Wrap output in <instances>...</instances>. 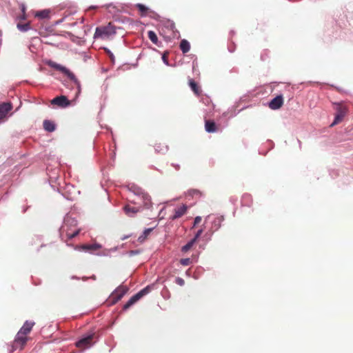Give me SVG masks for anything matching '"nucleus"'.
I'll use <instances>...</instances> for the list:
<instances>
[{
  "instance_id": "obj_34",
  "label": "nucleus",
  "mask_w": 353,
  "mask_h": 353,
  "mask_svg": "<svg viewBox=\"0 0 353 353\" xmlns=\"http://www.w3.org/2000/svg\"><path fill=\"white\" fill-rule=\"evenodd\" d=\"M162 59H163V62L166 64V65H168V57L165 54H164L162 57Z\"/></svg>"
},
{
  "instance_id": "obj_37",
  "label": "nucleus",
  "mask_w": 353,
  "mask_h": 353,
  "mask_svg": "<svg viewBox=\"0 0 353 353\" xmlns=\"http://www.w3.org/2000/svg\"><path fill=\"white\" fill-rule=\"evenodd\" d=\"M174 168H175L176 169H177V170H178V169H179V165H176V166H175V165H174Z\"/></svg>"
},
{
  "instance_id": "obj_32",
  "label": "nucleus",
  "mask_w": 353,
  "mask_h": 353,
  "mask_svg": "<svg viewBox=\"0 0 353 353\" xmlns=\"http://www.w3.org/2000/svg\"><path fill=\"white\" fill-rule=\"evenodd\" d=\"M152 231V228H148L144 230L143 235H145V237H147L150 233Z\"/></svg>"
},
{
  "instance_id": "obj_7",
  "label": "nucleus",
  "mask_w": 353,
  "mask_h": 353,
  "mask_svg": "<svg viewBox=\"0 0 353 353\" xmlns=\"http://www.w3.org/2000/svg\"><path fill=\"white\" fill-rule=\"evenodd\" d=\"M101 245L99 243L93 244H83L80 245H76L74 249L79 251L88 252L90 253H94L96 251L100 250Z\"/></svg>"
},
{
  "instance_id": "obj_18",
  "label": "nucleus",
  "mask_w": 353,
  "mask_h": 353,
  "mask_svg": "<svg viewBox=\"0 0 353 353\" xmlns=\"http://www.w3.org/2000/svg\"><path fill=\"white\" fill-rule=\"evenodd\" d=\"M141 199H142L144 208L146 209L150 208V207L152 206L150 196L147 194H142L141 196Z\"/></svg>"
},
{
  "instance_id": "obj_16",
  "label": "nucleus",
  "mask_w": 353,
  "mask_h": 353,
  "mask_svg": "<svg viewBox=\"0 0 353 353\" xmlns=\"http://www.w3.org/2000/svg\"><path fill=\"white\" fill-rule=\"evenodd\" d=\"M205 129L208 132L213 133L216 132L217 127L214 121L212 120H205Z\"/></svg>"
},
{
  "instance_id": "obj_35",
  "label": "nucleus",
  "mask_w": 353,
  "mask_h": 353,
  "mask_svg": "<svg viewBox=\"0 0 353 353\" xmlns=\"http://www.w3.org/2000/svg\"><path fill=\"white\" fill-rule=\"evenodd\" d=\"M147 237H145V235H141L139 237V240L142 242L143 241H144Z\"/></svg>"
},
{
  "instance_id": "obj_11",
  "label": "nucleus",
  "mask_w": 353,
  "mask_h": 353,
  "mask_svg": "<svg viewBox=\"0 0 353 353\" xmlns=\"http://www.w3.org/2000/svg\"><path fill=\"white\" fill-rule=\"evenodd\" d=\"M283 104V97L282 95H278L272 99L269 103V108L272 110H278Z\"/></svg>"
},
{
  "instance_id": "obj_12",
  "label": "nucleus",
  "mask_w": 353,
  "mask_h": 353,
  "mask_svg": "<svg viewBox=\"0 0 353 353\" xmlns=\"http://www.w3.org/2000/svg\"><path fill=\"white\" fill-rule=\"evenodd\" d=\"M12 108V105L10 103H3L0 104V121L4 120Z\"/></svg>"
},
{
  "instance_id": "obj_14",
  "label": "nucleus",
  "mask_w": 353,
  "mask_h": 353,
  "mask_svg": "<svg viewBox=\"0 0 353 353\" xmlns=\"http://www.w3.org/2000/svg\"><path fill=\"white\" fill-rule=\"evenodd\" d=\"M187 209H188L187 205H184V204L179 206L177 208H175L174 214L172 216V219L174 220V219H176L181 217L183 214H185Z\"/></svg>"
},
{
  "instance_id": "obj_24",
  "label": "nucleus",
  "mask_w": 353,
  "mask_h": 353,
  "mask_svg": "<svg viewBox=\"0 0 353 353\" xmlns=\"http://www.w3.org/2000/svg\"><path fill=\"white\" fill-rule=\"evenodd\" d=\"M148 38L153 43H154L156 45L158 44V37L154 31H152V30L148 31Z\"/></svg>"
},
{
  "instance_id": "obj_28",
  "label": "nucleus",
  "mask_w": 353,
  "mask_h": 353,
  "mask_svg": "<svg viewBox=\"0 0 353 353\" xmlns=\"http://www.w3.org/2000/svg\"><path fill=\"white\" fill-rule=\"evenodd\" d=\"M180 263L182 265L187 266V265H189L191 263V260L189 258L181 259L180 260Z\"/></svg>"
},
{
  "instance_id": "obj_33",
  "label": "nucleus",
  "mask_w": 353,
  "mask_h": 353,
  "mask_svg": "<svg viewBox=\"0 0 353 353\" xmlns=\"http://www.w3.org/2000/svg\"><path fill=\"white\" fill-rule=\"evenodd\" d=\"M105 51L107 52V54L109 55L111 60L113 61L114 59V57L113 54L108 49H105Z\"/></svg>"
},
{
  "instance_id": "obj_4",
  "label": "nucleus",
  "mask_w": 353,
  "mask_h": 353,
  "mask_svg": "<svg viewBox=\"0 0 353 353\" xmlns=\"http://www.w3.org/2000/svg\"><path fill=\"white\" fill-rule=\"evenodd\" d=\"M336 113L335 114L334 120L330 125L331 127L341 123L347 112V108L346 106L341 103L336 104Z\"/></svg>"
},
{
  "instance_id": "obj_5",
  "label": "nucleus",
  "mask_w": 353,
  "mask_h": 353,
  "mask_svg": "<svg viewBox=\"0 0 353 353\" xmlns=\"http://www.w3.org/2000/svg\"><path fill=\"white\" fill-rule=\"evenodd\" d=\"M128 288L125 285L119 286L110 295V301L112 304L118 302L128 292Z\"/></svg>"
},
{
  "instance_id": "obj_1",
  "label": "nucleus",
  "mask_w": 353,
  "mask_h": 353,
  "mask_svg": "<svg viewBox=\"0 0 353 353\" xmlns=\"http://www.w3.org/2000/svg\"><path fill=\"white\" fill-rule=\"evenodd\" d=\"M46 64L49 67H50L57 71H59L60 72L63 73L66 77H68L69 78V79L74 83V85L77 88L76 95L77 96L80 93V92H81L80 82L77 79V78L75 77V75L69 69H68L66 67H65L61 64H59L52 60L48 61L46 62Z\"/></svg>"
},
{
  "instance_id": "obj_20",
  "label": "nucleus",
  "mask_w": 353,
  "mask_h": 353,
  "mask_svg": "<svg viewBox=\"0 0 353 353\" xmlns=\"http://www.w3.org/2000/svg\"><path fill=\"white\" fill-rule=\"evenodd\" d=\"M180 49L183 54L187 53L190 49V43L187 40L183 39L180 43Z\"/></svg>"
},
{
  "instance_id": "obj_26",
  "label": "nucleus",
  "mask_w": 353,
  "mask_h": 353,
  "mask_svg": "<svg viewBox=\"0 0 353 353\" xmlns=\"http://www.w3.org/2000/svg\"><path fill=\"white\" fill-rule=\"evenodd\" d=\"M17 28L19 30H21L22 32H26V31H28V30H30V26L29 23H26L24 24L18 23Z\"/></svg>"
},
{
  "instance_id": "obj_3",
  "label": "nucleus",
  "mask_w": 353,
  "mask_h": 353,
  "mask_svg": "<svg viewBox=\"0 0 353 353\" xmlns=\"http://www.w3.org/2000/svg\"><path fill=\"white\" fill-rule=\"evenodd\" d=\"M152 287L150 285L146 286L138 293L132 296L128 301L124 305L123 310H127L133 304H134L137 301H139L141 298L148 294L151 291Z\"/></svg>"
},
{
  "instance_id": "obj_17",
  "label": "nucleus",
  "mask_w": 353,
  "mask_h": 353,
  "mask_svg": "<svg viewBox=\"0 0 353 353\" xmlns=\"http://www.w3.org/2000/svg\"><path fill=\"white\" fill-rule=\"evenodd\" d=\"M189 85L196 95L199 96L201 94V90L199 85L193 79H190L189 80Z\"/></svg>"
},
{
  "instance_id": "obj_21",
  "label": "nucleus",
  "mask_w": 353,
  "mask_h": 353,
  "mask_svg": "<svg viewBox=\"0 0 353 353\" xmlns=\"http://www.w3.org/2000/svg\"><path fill=\"white\" fill-rule=\"evenodd\" d=\"M155 150L157 152L165 153L168 151V147L164 143H157L154 145Z\"/></svg>"
},
{
  "instance_id": "obj_23",
  "label": "nucleus",
  "mask_w": 353,
  "mask_h": 353,
  "mask_svg": "<svg viewBox=\"0 0 353 353\" xmlns=\"http://www.w3.org/2000/svg\"><path fill=\"white\" fill-rule=\"evenodd\" d=\"M196 242V241H195V239H192L187 244H185L181 248V251L183 252H187L193 247Z\"/></svg>"
},
{
  "instance_id": "obj_9",
  "label": "nucleus",
  "mask_w": 353,
  "mask_h": 353,
  "mask_svg": "<svg viewBox=\"0 0 353 353\" xmlns=\"http://www.w3.org/2000/svg\"><path fill=\"white\" fill-rule=\"evenodd\" d=\"M94 334H90L86 337L82 338L76 343L77 347L81 349H85L93 344Z\"/></svg>"
},
{
  "instance_id": "obj_31",
  "label": "nucleus",
  "mask_w": 353,
  "mask_h": 353,
  "mask_svg": "<svg viewBox=\"0 0 353 353\" xmlns=\"http://www.w3.org/2000/svg\"><path fill=\"white\" fill-rule=\"evenodd\" d=\"M201 217L198 216H196L194 218V225L193 227H195L196 225H197L199 223H200V222L201 221Z\"/></svg>"
},
{
  "instance_id": "obj_10",
  "label": "nucleus",
  "mask_w": 353,
  "mask_h": 353,
  "mask_svg": "<svg viewBox=\"0 0 353 353\" xmlns=\"http://www.w3.org/2000/svg\"><path fill=\"white\" fill-rule=\"evenodd\" d=\"M51 104L57 105L61 108H65L70 105V101L65 96L61 95L54 98L51 101Z\"/></svg>"
},
{
  "instance_id": "obj_6",
  "label": "nucleus",
  "mask_w": 353,
  "mask_h": 353,
  "mask_svg": "<svg viewBox=\"0 0 353 353\" xmlns=\"http://www.w3.org/2000/svg\"><path fill=\"white\" fill-rule=\"evenodd\" d=\"M28 339L29 338L28 336L19 335V334L17 333L12 345V350H23L25 345H26Z\"/></svg>"
},
{
  "instance_id": "obj_2",
  "label": "nucleus",
  "mask_w": 353,
  "mask_h": 353,
  "mask_svg": "<svg viewBox=\"0 0 353 353\" xmlns=\"http://www.w3.org/2000/svg\"><path fill=\"white\" fill-rule=\"evenodd\" d=\"M116 34L115 27L109 23L105 26H100L96 28L94 37V39H101L103 40L109 39L111 36Z\"/></svg>"
},
{
  "instance_id": "obj_27",
  "label": "nucleus",
  "mask_w": 353,
  "mask_h": 353,
  "mask_svg": "<svg viewBox=\"0 0 353 353\" xmlns=\"http://www.w3.org/2000/svg\"><path fill=\"white\" fill-rule=\"evenodd\" d=\"M136 6L139 9V10L142 13V14H143V13L146 12L148 10V8L146 6H145L144 5L141 4V3L137 4Z\"/></svg>"
},
{
  "instance_id": "obj_25",
  "label": "nucleus",
  "mask_w": 353,
  "mask_h": 353,
  "mask_svg": "<svg viewBox=\"0 0 353 353\" xmlns=\"http://www.w3.org/2000/svg\"><path fill=\"white\" fill-rule=\"evenodd\" d=\"M49 11L44 10L41 11H39L35 14V17L40 18V19H46L49 17Z\"/></svg>"
},
{
  "instance_id": "obj_30",
  "label": "nucleus",
  "mask_w": 353,
  "mask_h": 353,
  "mask_svg": "<svg viewBox=\"0 0 353 353\" xmlns=\"http://www.w3.org/2000/svg\"><path fill=\"white\" fill-rule=\"evenodd\" d=\"M203 232V229L199 230L193 239H195V241H196L197 239L199 238V236L202 234Z\"/></svg>"
},
{
  "instance_id": "obj_8",
  "label": "nucleus",
  "mask_w": 353,
  "mask_h": 353,
  "mask_svg": "<svg viewBox=\"0 0 353 353\" xmlns=\"http://www.w3.org/2000/svg\"><path fill=\"white\" fill-rule=\"evenodd\" d=\"M69 221H70V219L69 218L65 219V221H64V224L62 226V231H63V232L65 231V235H66V237H67L66 241H69V240L76 237L79 234V232H80L79 229H76L74 231H70L68 228V223Z\"/></svg>"
},
{
  "instance_id": "obj_15",
  "label": "nucleus",
  "mask_w": 353,
  "mask_h": 353,
  "mask_svg": "<svg viewBox=\"0 0 353 353\" xmlns=\"http://www.w3.org/2000/svg\"><path fill=\"white\" fill-rule=\"evenodd\" d=\"M125 213L129 216H134L140 211V207H134L130 205H125L123 207Z\"/></svg>"
},
{
  "instance_id": "obj_36",
  "label": "nucleus",
  "mask_w": 353,
  "mask_h": 353,
  "mask_svg": "<svg viewBox=\"0 0 353 353\" xmlns=\"http://www.w3.org/2000/svg\"><path fill=\"white\" fill-rule=\"evenodd\" d=\"M192 192H193V193H194H194H196V194H199V192L198 190H192Z\"/></svg>"
},
{
  "instance_id": "obj_13",
  "label": "nucleus",
  "mask_w": 353,
  "mask_h": 353,
  "mask_svg": "<svg viewBox=\"0 0 353 353\" xmlns=\"http://www.w3.org/2000/svg\"><path fill=\"white\" fill-rule=\"evenodd\" d=\"M34 322L26 321L22 327L19 330L18 333L19 335L26 336L31 332L33 326L34 325Z\"/></svg>"
},
{
  "instance_id": "obj_29",
  "label": "nucleus",
  "mask_w": 353,
  "mask_h": 353,
  "mask_svg": "<svg viewBox=\"0 0 353 353\" xmlns=\"http://www.w3.org/2000/svg\"><path fill=\"white\" fill-rule=\"evenodd\" d=\"M176 283L180 286H183L185 284V281L180 277H177L175 281Z\"/></svg>"
},
{
  "instance_id": "obj_22",
  "label": "nucleus",
  "mask_w": 353,
  "mask_h": 353,
  "mask_svg": "<svg viewBox=\"0 0 353 353\" xmlns=\"http://www.w3.org/2000/svg\"><path fill=\"white\" fill-rule=\"evenodd\" d=\"M223 221V216L216 217L212 223V228L214 230H217L221 227V223Z\"/></svg>"
},
{
  "instance_id": "obj_19",
  "label": "nucleus",
  "mask_w": 353,
  "mask_h": 353,
  "mask_svg": "<svg viewBox=\"0 0 353 353\" xmlns=\"http://www.w3.org/2000/svg\"><path fill=\"white\" fill-rule=\"evenodd\" d=\"M43 128L45 130L52 132L55 130V125L54 123L49 120H45L43 123Z\"/></svg>"
}]
</instances>
